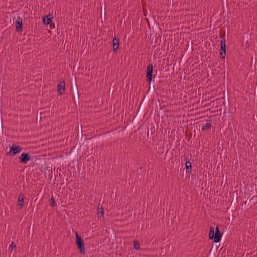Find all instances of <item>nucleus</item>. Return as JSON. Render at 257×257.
<instances>
[{
    "instance_id": "1",
    "label": "nucleus",
    "mask_w": 257,
    "mask_h": 257,
    "mask_svg": "<svg viewBox=\"0 0 257 257\" xmlns=\"http://www.w3.org/2000/svg\"><path fill=\"white\" fill-rule=\"evenodd\" d=\"M76 235V243L78 249L80 250V252L81 253H85V247L84 244V241L76 232H75Z\"/></svg>"
},
{
    "instance_id": "2",
    "label": "nucleus",
    "mask_w": 257,
    "mask_h": 257,
    "mask_svg": "<svg viewBox=\"0 0 257 257\" xmlns=\"http://www.w3.org/2000/svg\"><path fill=\"white\" fill-rule=\"evenodd\" d=\"M22 147L20 146H17L14 144L10 148L9 152L7 153V155H10L12 156H15L17 154L20 153L22 151Z\"/></svg>"
},
{
    "instance_id": "3",
    "label": "nucleus",
    "mask_w": 257,
    "mask_h": 257,
    "mask_svg": "<svg viewBox=\"0 0 257 257\" xmlns=\"http://www.w3.org/2000/svg\"><path fill=\"white\" fill-rule=\"evenodd\" d=\"M153 66L152 64H149L147 67V81L149 83V84L151 83V81L152 80L153 77Z\"/></svg>"
},
{
    "instance_id": "4",
    "label": "nucleus",
    "mask_w": 257,
    "mask_h": 257,
    "mask_svg": "<svg viewBox=\"0 0 257 257\" xmlns=\"http://www.w3.org/2000/svg\"><path fill=\"white\" fill-rule=\"evenodd\" d=\"M222 234L223 232L219 230L218 225H217L215 227V232H214V242L215 243L219 242L221 239Z\"/></svg>"
},
{
    "instance_id": "5",
    "label": "nucleus",
    "mask_w": 257,
    "mask_h": 257,
    "mask_svg": "<svg viewBox=\"0 0 257 257\" xmlns=\"http://www.w3.org/2000/svg\"><path fill=\"white\" fill-rule=\"evenodd\" d=\"M20 163L22 164H27L31 159V155L29 153H23L19 157Z\"/></svg>"
},
{
    "instance_id": "6",
    "label": "nucleus",
    "mask_w": 257,
    "mask_h": 257,
    "mask_svg": "<svg viewBox=\"0 0 257 257\" xmlns=\"http://www.w3.org/2000/svg\"><path fill=\"white\" fill-rule=\"evenodd\" d=\"M23 20L20 17H18L16 21V31L22 32L23 31Z\"/></svg>"
},
{
    "instance_id": "7",
    "label": "nucleus",
    "mask_w": 257,
    "mask_h": 257,
    "mask_svg": "<svg viewBox=\"0 0 257 257\" xmlns=\"http://www.w3.org/2000/svg\"><path fill=\"white\" fill-rule=\"evenodd\" d=\"M65 83L64 80L60 81L57 86V90L59 94L62 95L65 93Z\"/></svg>"
},
{
    "instance_id": "8",
    "label": "nucleus",
    "mask_w": 257,
    "mask_h": 257,
    "mask_svg": "<svg viewBox=\"0 0 257 257\" xmlns=\"http://www.w3.org/2000/svg\"><path fill=\"white\" fill-rule=\"evenodd\" d=\"M113 43V51L115 52L118 49L119 45V39L116 37L115 35L112 41Z\"/></svg>"
},
{
    "instance_id": "9",
    "label": "nucleus",
    "mask_w": 257,
    "mask_h": 257,
    "mask_svg": "<svg viewBox=\"0 0 257 257\" xmlns=\"http://www.w3.org/2000/svg\"><path fill=\"white\" fill-rule=\"evenodd\" d=\"M184 160L186 162L185 168L186 169L187 173H191L192 171V165L190 162V159L188 158V157H186Z\"/></svg>"
},
{
    "instance_id": "10",
    "label": "nucleus",
    "mask_w": 257,
    "mask_h": 257,
    "mask_svg": "<svg viewBox=\"0 0 257 257\" xmlns=\"http://www.w3.org/2000/svg\"><path fill=\"white\" fill-rule=\"evenodd\" d=\"M25 196L23 194L19 195L18 206L20 209H22L24 207Z\"/></svg>"
},
{
    "instance_id": "11",
    "label": "nucleus",
    "mask_w": 257,
    "mask_h": 257,
    "mask_svg": "<svg viewBox=\"0 0 257 257\" xmlns=\"http://www.w3.org/2000/svg\"><path fill=\"white\" fill-rule=\"evenodd\" d=\"M226 45L225 44L224 45V46H221L220 47V57L222 59H225V55H226Z\"/></svg>"
},
{
    "instance_id": "12",
    "label": "nucleus",
    "mask_w": 257,
    "mask_h": 257,
    "mask_svg": "<svg viewBox=\"0 0 257 257\" xmlns=\"http://www.w3.org/2000/svg\"><path fill=\"white\" fill-rule=\"evenodd\" d=\"M52 19L53 17L50 15L44 16L43 18L44 24H45V25L49 24L51 22Z\"/></svg>"
},
{
    "instance_id": "13",
    "label": "nucleus",
    "mask_w": 257,
    "mask_h": 257,
    "mask_svg": "<svg viewBox=\"0 0 257 257\" xmlns=\"http://www.w3.org/2000/svg\"><path fill=\"white\" fill-rule=\"evenodd\" d=\"M45 174L46 175L47 174H48V177L50 179L52 178V169L50 168V167H46L44 168V169Z\"/></svg>"
},
{
    "instance_id": "14",
    "label": "nucleus",
    "mask_w": 257,
    "mask_h": 257,
    "mask_svg": "<svg viewBox=\"0 0 257 257\" xmlns=\"http://www.w3.org/2000/svg\"><path fill=\"white\" fill-rule=\"evenodd\" d=\"M214 237V228L211 226L209 228V238L210 239H213Z\"/></svg>"
},
{
    "instance_id": "15",
    "label": "nucleus",
    "mask_w": 257,
    "mask_h": 257,
    "mask_svg": "<svg viewBox=\"0 0 257 257\" xmlns=\"http://www.w3.org/2000/svg\"><path fill=\"white\" fill-rule=\"evenodd\" d=\"M74 91H75V95L73 94V98L74 99H75V98H76V100H78V101H77L78 103L79 104V92H78V87H77V85H76V88H74Z\"/></svg>"
},
{
    "instance_id": "16",
    "label": "nucleus",
    "mask_w": 257,
    "mask_h": 257,
    "mask_svg": "<svg viewBox=\"0 0 257 257\" xmlns=\"http://www.w3.org/2000/svg\"><path fill=\"white\" fill-rule=\"evenodd\" d=\"M211 126H212L211 123H207L205 124L204 126H203V127L202 128V131H207V130L211 128Z\"/></svg>"
},
{
    "instance_id": "17",
    "label": "nucleus",
    "mask_w": 257,
    "mask_h": 257,
    "mask_svg": "<svg viewBox=\"0 0 257 257\" xmlns=\"http://www.w3.org/2000/svg\"><path fill=\"white\" fill-rule=\"evenodd\" d=\"M50 204L52 207H55L57 206V204L55 202V199L53 196L51 197L49 200Z\"/></svg>"
},
{
    "instance_id": "18",
    "label": "nucleus",
    "mask_w": 257,
    "mask_h": 257,
    "mask_svg": "<svg viewBox=\"0 0 257 257\" xmlns=\"http://www.w3.org/2000/svg\"><path fill=\"white\" fill-rule=\"evenodd\" d=\"M97 213L98 215L100 214V216H103L104 213L102 206L100 208L98 207Z\"/></svg>"
},
{
    "instance_id": "19",
    "label": "nucleus",
    "mask_w": 257,
    "mask_h": 257,
    "mask_svg": "<svg viewBox=\"0 0 257 257\" xmlns=\"http://www.w3.org/2000/svg\"><path fill=\"white\" fill-rule=\"evenodd\" d=\"M134 247L135 249L138 250L140 249V243L137 240H134Z\"/></svg>"
},
{
    "instance_id": "20",
    "label": "nucleus",
    "mask_w": 257,
    "mask_h": 257,
    "mask_svg": "<svg viewBox=\"0 0 257 257\" xmlns=\"http://www.w3.org/2000/svg\"><path fill=\"white\" fill-rule=\"evenodd\" d=\"M9 249L11 250V251L14 249H16V245L14 242H12L9 246Z\"/></svg>"
},
{
    "instance_id": "21",
    "label": "nucleus",
    "mask_w": 257,
    "mask_h": 257,
    "mask_svg": "<svg viewBox=\"0 0 257 257\" xmlns=\"http://www.w3.org/2000/svg\"><path fill=\"white\" fill-rule=\"evenodd\" d=\"M237 198H236V199H234V200H232L231 202V204L230 205V206H237Z\"/></svg>"
},
{
    "instance_id": "22",
    "label": "nucleus",
    "mask_w": 257,
    "mask_h": 257,
    "mask_svg": "<svg viewBox=\"0 0 257 257\" xmlns=\"http://www.w3.org/2000/svg\"><path fill=\"white\" fill-rule=\"evenodd\" d=\"M149 90H151V91H156V89H155V86L154 85H151V84H149Z\"/></svg>"
},
{
    "instance_id": "23",
    "label": "nucleus",
    "mask_w": 257,
    "mask_h": 257,
    "mask_svg": "<svg viewBox=\"0 0 257 257\" xmlns=\"http://www.w3.org/2000/svg\"><path fill=\"white\" fill-rule=\"evenodd\" d=\"M221 46H224V44H225V38H223V39L221 40L220 42Z\"/></svg>"
},
{
    "instance_id": "24",
    "label": "nucleus",
    "mask_w": 257,
    "mask_h": 257,
    "mask_svg": "<svg viewBox=\"0 0 257 257\" xmlns=\"http://www.w3.org/2000/svg\"><path fill=\"white\" fill-rule=\"evenodd\" d=\"M220 37L223 39V38H225V33H220Z\"/></svg>"
},
{
    "instance_id": "25",
    "label": "nucleus",
    "mask_w": 257,
    "mask_h": 257,
    "mask_svg": "<svg viewBox=\"0 0 257 257\" xmlns=\"http://www.w3.org/2000/svg\"><path fill=\"white\" fill-rule=\"evenodd\" d=\"M249 201H246L244 202L245 204H249Z\"/></svg>"
},
{
    "instance_id": "26",
    "label": "nucleus",
    "mask_w": 257,
    "mask_h": 257,
    "mask_svg": "<svg viewBox=\"0 0 257 257\" xmlns=\"http://www.w3.org/2000/svg\"><path fill=\"white\" fill-rule=\"evenodd\" d=\"M83 134H82V131L80 132V136H82Z\"/></svg>"
},
{
    "instance_id": "27",
    "label": "nucleus",
    "mask_w": 257,
    "mask_h": 257,
    "mask_svg": "<svg viewBox=\"0 0 257 257\" xmlns=\"http://www.w3.org/2000/svg\"><path fill=\"white\" fill-rule=\"evenodd\" d=\"M77 134H78V136L79 135H80V134H79V133H77Z\"/></svg>"
},
{
    "instance_id": "28",
    "label": "nucleus",
    "mask_w": 257,
    "mask_h": 257,
    "mask_svg": "<svg viewBox=\"0 0 257 257\" xmlns=\"http://www.w3.org/2000/svg\"><path fill=\"white\" fill-rule=\"evenodd\" d=\"M77 134H78V136L79 135H80V134H79V133H77Z\"/></svg>"
},
{
    "instance_id": "29",
    "label": "nucleus",
    "mask_w": 257,
    "mask_h": 257,
    "mask_svg": "<svg viewBox=\"0 0 257 257\" xmlns=\"http://www.w3.org/2000/svg\"><path fill=\"white\" fill-rule=\"evenodd\" d=\"M226 2H227V0H225Z\"/></svg>"
}]
</instances>
